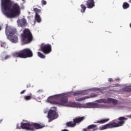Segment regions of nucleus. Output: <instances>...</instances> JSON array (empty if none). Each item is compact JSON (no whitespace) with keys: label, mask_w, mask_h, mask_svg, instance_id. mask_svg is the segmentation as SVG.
<instances>
[{"label":"nucleus","mask_w":131,"mask_h":131,"mask_svg":"<svg viewBox=\"0 0 131 131\" xmlns=\"http://www.w3.org/2000/svg\"><path fill=\"white\" fill-rule=\"evenodd\" d=\"M84 119H85V117L84 116L83 117H77L73 119V122L75 123V124L78 123V124H79V123H80V122H82V121H83V120H84Z\"/></svg>","instance_id":"obj_14"},{"label":"nucleus","mask_w":131,"mask_h":131,"mask_svg":"<svg viewBox=\"0 0 131 131\" xmlns=\"http://www.w3.org/2000/svg\"><path fill=\"white\" fill-rule=\"evenodd\" d=\"M5 32L7 38L10 41L14 42V43L18 42V36H17V35H15L16 33H17V30H16V29L13 28L8 26V25H6Z\"/></svg>","instance_id":"obj_3"},{"label":"nucleus","mask_w":131,"mask_h":131,"mask_svg":"<svg viewBox=\"0 0 131 131\" xmlns=\"http://www.w3.org/2000/svg\"><path fill=\"white\" fill-rule=\"evenodd\" d=\"M1 7L2 10H4V14L7 18L13 19L15 17H18L20 15V6L18 4L15 3L12 6L11 0H2Z\"/></svg>","instance_id":"obj_1"},{"label":"nucleus","mask_w":131,"mask_h":131,"mask_svg":"<svg viewBox=\"0 0 131 131\" xmlns=\"http://www.w3.org/2000/svg\"><path fill=\"white\" fill-rule=\"evenodd\" d=\"M88 98L86 97H76V101L77 102H81V101H83L84 100H85V99H88Z\"/></svg>","instance_id":"obj_22"},{"label":"nucleus","mask_w":131,"mask_h":131,"mask_svg":"<svg viewBox=\"0 0 131 131\" xmlns=\"http://www.w3.org/2000/svg\"><path fill=\"white\" fill-rule=\"evenodd\" d=\"M26 92V90H23L20 92V95H23V94H25Z\"/></svg>","instance_id":"obj_31"},{"label":"nucleus","mask_w":131,"mask_h":131,"mask_svg":"<svg viewBox=\"0 0 131 131\" xmlns=\"http://www.w3.org/2000/svg\"><path fill=\"white\" fill-rule=\"evenodd\" d=\"M53 109V110H52ZM58 115V113H57V110L56 107H52L51 110H49L48 114V118L49 120V122H51L53 121V120L55 119H57Z\"/></svg>","instance_id":"obj_8"},{"label":"nucleus","mask_w":131,"mask_h":131,"mask_svg":"<svg viewBox=\"0 0 131 131\" xmlns=\"http://www.w3.org/2000/svg\"><path fill=\"white\" fill-rule=\"evenodd\" d=\"M128 3H129L130 4H131V0H129Z\"/></svg>","instance_id":"obj_35"},{"label":"nucleus","mask_w":131,"mask_h":131,"mask_svg":"<svg viewBox=\"0 0 131 131\" xmlns=\"http://www.w3.org/2000/svg\"><path fill=\"white\" fill-rule=\"evenodd\" d=\"M33 11L35 13V15H38V14L41 12V10L40 9H38L37 8H34Z\"/></svg>","instance_id":"obj_24"},{"label":"nucleus","mask_w":131,"mask_h":131,"mask_svg":"<svg viewBox=\"0 0 131 131\" xmlns=\"http://www.w3.org/2000/svg\"><path fill=\"white\" fill-rule=\"evenodd\" d=\"M1 47L4 48V49H8V45L5 42L2 43Z\"/></svg>","instance_id":"obj_26"},{"label":"nucleus","mask_w":131,"mask_h":131,"mask_svg":"<svg viewBox=\"0 0 131 131\" xmlns=\"http://www.w3.org/2000/svg\"><path fill=\"white\" fill-rule=\"evenodd\" d=\"M21 128L22 129L27 130H33V128L31 127V125L28 123H21Z\"/></svg>","instance_id":"obj_12"},{"label":"nucleus","mask_w":131,"mask_h":131,"mask_svg":"<svg viewBox=\"0 0 131 131\" xmlns=\"http://www.w3.org/2000/svg\"><path fill=\"white\" fill-rule=\"evenodd\" d=\"M108 81H109L110 82H111V81H113V79L112 78H110L108 79Z\"/></svg>","instance_id":"obj_33"},{"label":"nucleus","mask_w":131,"mask_h":131,"mask_svg":"<svg viewBox=\"0 0 131 131\" xmlns=\"http://www.w3.org/2000/svg\"><path fill=\"white\" fill-rule=\"evenodd\" d=\"M37 55L39 57V58H41V59H45L46 58V56L42 54V53H41L40 52H37Z\"/></svg>","instance_id":"obj_25"},{"label":"nucleus","mask_w":131,"mask_h":131,"mask_svg":"<svg viewBox=\"0 0 131 131\" xmlns=\"http://www.w3.org/2000/svg\"><path fill=\"white\" fill-rule=\"evenodd\" d=\"M86 6H87L88 9H93L95 7V1L94 0L87 1Z\"/></svg>","instance_id":"obj_15"},{"label":"nucleus","mask_w":131,"mask_h":131,"mask_svg":"<svg viewBox=\"0 0 131 131\" xmlns=\"http://www.w3.org/2000/svg\"><path fill=\"white\" fill-rule=\"evenodd\" d=\"M125 91L130 93L131 92V88H126Z\"/></svg>","instance_id":"obj_29"},{"label":"nucleus","mask_w":131,"mask_h":131,"mask_svg":"<svg viewBox=\"0 0 131 131\" xmlns=\"http://www.w3.org/2000/svg\"><path fill=\"white\" fill-rule=\"evenodd\" d=\"M65 97H66V96H65L64 93L58 94L49 97L47 99V102L52 104V105H60L63 106V104H62V103H63L62 99Z\"/></svg>","instance_id":"obj_5"},{"label":"nucleus","mask_w":131,"mask_h":131,"mask_svg":"<svg viewBox=\"0 0 131 131\" xmlns=\"http://www.w3.org/2000/svg\"><path fill=\"white\" fill-rule=\"evenodd\" d=\"M84 95H85V94H84V91H76L73 93L64 94V96H66V97L68 98V97H72V96H83Z\"/></svg>","instance_id":"obj_11"},{"label":"nucleus","mask_w":131,"mask_h":131,"mask_svg":"<svg viewBox=\"0 0 131 131\" xmlns=\"http://www.w3.org/2000/svg\"><path fill=\"white\" fill-rule=\"evenodd\" d=\"M17 24L20 27H25L27 25L26 19L22 18L17 20Z\"/></svg>","instance_id":"obj_13"},{"label":"nucleus","mask_w":131,"mask_h":131,"mask_svg":"<svg viewBox=\"0 0 131 131\" xmlns=\"http://www.w3.org/2000/svg\"><path fill=\"white\" fill-rule=\"evenodd\" d=\"M27 88L28 89V88H31V84H28L27 85Z\"/></svg>","instance_id":"obj_32"},{"label":"nucleus","mask_w":131,"mask_h":131,"mask_svg":"<svg viewBox=\"0 0 131 131\" xmlns=\"http://www.w3.org/2000/svg\"><path fill=\"white\" fill-rule=\"evenodd\" d=\"M96 97H98V95L95 94H92L89 97H87V98H88V99H89V98H96Z\"/></svg>","instance_id":"obj_27"},{"label":"nucleus","mask_w":131,"mask_h":131,"mask_svg":"<svg viewBox=\"0 0 131 131\" xmlns=\"http://www.w3.org/2000/svg\"><path fill=\"white\" fill-rule=\"evenodd\" d=\"M109 121V119H102L100 121H97L96 123H105Z\"/></svg>","instance_id":"obj_20"},{"label":"nucleus","mask_w":131,"mask_h":131,"mask_svg":"<svg viewBox=\"0 0 131 131\" xmlns=\"http://www.w3.org/2000/svg\"><path fill=\"white\" fill-rule=\"evenodd\" d=\"M120 121L118 123L112 122L103 125L102 127H100V130H103V129H107V128H112L113 127H119V126H122L124 124V121L126 120V118L124 117H120L118 118Z\"/></svg>","instance_id":"obj_6"},{"label":"nucleus","mask_w":131,"mask_h":131,"mask_svg":"<svg viewBox=\"0 0 131 131\" xmlns=\"http://www.w3.org/2000/svg\"><path fill=\"white\" fill-rule=\"evenodd\" d=\"M12 56L15 58H21V59H26L27 58H31L33 57V53L31 50L26 48L18 52H15L12 54Z\"/></svg>","instance_id":"obj_4"},{"label":"nucleus","mask_w":131,"mask_h":131,"mask_svg":"<svg viewBox=\"0 0 131 131\" xmlns=\"http://www.w3.org/2000/svg\"><path fill=\"white\" fill-rule=\"evenodd\" d=\"M97 103H104L105 104H110L113 103L114 105H116L118 103V100L113 98H108L107 99H100L96 101Z\"/></svg>","instance_id":"obj_10"},{"label":"nucleus","mask_w":131,"mask_h":131,"mask_svg":"<svg viewBox=\"0 0 131 131\" xmlns=\"http://www.w3.org/2000/svg\"><path fill=\"white\" fill-rule=\"evenodd\" d=\"M35 20L38 22V23H40L41 22V18L40 17V15L39 14L35 15Z\"/></svg>","instance_id":"obj_18"},{"label":"nucleus","mask_w":131,"mask_h":131,"mask_svg":"<svg viewBox=\"0 0 131 131\" xmlns=\"http://www.w3.org/2000/svg\"><path fill=\"white\" fill-rule=\"evenodd\" d=\"M2 30V27L0 26V31Z\"/></svg>","instance_id":"obj_36"},{"label":"nucleus","mask_w":131,"mask_h":131,"mask_svg":"<svg viewBox=\"0 0 131 131\" xmlns=\"http://www.w3.org/2000/svg\"><path fill=\"white\" fill-rule=\"evenodd\" d=\"M22 1H25V0H22Z\"/></svg>","instance_id":"obj_38"},{"label":"nucleus","mask_w":131,"mask_h":131,"mask_svg":"<svg viewBox=\"0 0 131 131\" xmlns=\"http://www.w3.org/2000/svg\"><path fill=\"white\" fill-rule=\"evenodd\" d=\"M38 51L42 52L45 55H48L52 52V45L49 43L45 44L42 43L41 44L40 48Z\"/></svg>","instance_id":"obj_9"},{"label":"nucleus","mask_w":131,"mask_h":131,"mask_svg":"<svg viewBox=\"0 0 131 131\" xmlns=\"http://www.w3.org/2000/svg\"><path fill=\"white\" fill-rule=\"evenodd\" d=\"M31 99H32V94H30L29 95L24 96V100L26 101H29Z\"/></svg>","instance_id":"obj_19"},{"label":"nucleus","mask_w":131,"mask_h":131,"mask_svg":"<svg viewBox=\"0 0 131 131\" xmlns=\"http://www.w3.org/2000/svg\"><path fill=\"white\" fill-rule=\"evenodd\" d=\"M122 7L124 10H126V9H128V8H129V4L127 3V2H124L123 4Z\"/></svg>","instance_id":"obj_21"},{"label":"nucleus","mask_w":131,"mask_h":131,"mask_svg":"<svg viewBox=\"0 0 131 131\" xmlns=\"http://www.w3.org/2000/svg\"><path fill=\"white\" fill-rule=\"evenodd\" d=\"M33 125L36 129H39V128H42V127H45V125H40L37 123H35L33 124Z\"/></svg>","instance_id":"obj_16"},{"label":"nucleus","mask_w":131,"mask_h":131,"mask_svg":"<svg viewBox=\"0 0 131 131\" xmlns=\"http://www.w3.org/2000/svg\"><path fill=\"white\" fill-rule=\"evenodd\" d=\"M66 125L67 126H68V127H74V126H75L76 124H75L74 122L70 121L66 123Z\"/></svg>","instance_id":"obj_17"},{"label":"nucleus","mask_w":131,"mask_h":131,"mask_svg":"<svg viewBox=\"0 0 131 131\" xmlns=\"http://www.w3.org/2000/svg\"><path fill=\"white\" fill-rule=\"evenodd\" d=\"M81 7V13H85V10H86V7L84 6L83 4H81L80 5Z\"/></svg>","instance_id":"obj_23"},{"label":"nucleus","mask_w":131,"mask_h":131,"mask_svg":"<svg viewBox=\"0 0 131 131\" xmlns=\"http://www.w3.org/2000/svg\"><path fill=\"white\" fill-rule=\"evenodd\" d=\"M10 58H11V56L10 55H6L5 57V60H7L8 59H10Z\"/></svg>","instance_id":"obj_30"},{"label":"nucleus","mask_w":131,"mask_h":131,"mask_svg":"<svg viewBox=\"0 0 131 131\" xmlns=\"http://www.w3.org/2000/svg\"><path fill=\"white\" fill-rule=\"evenodd\" d=\"M21 40L25 45L30 43L33 40V36L30 30L28 29H26L23 31L20 35Z\"/></svg>","instance_id":"obj_7"},{"label":"nucleus","mask_w":131,"mask_h":131,"mask_svg":"<svg viewBox=\"0 0 131 131\" xmlns=\"http://www.w3.org/2000/svg\"><path fill=\"white\" fill-rule=\"evenodd\" d=\"M43 90H39L37 91V93H43Z\"/></svg>","instance_id":"obj_34"},{"label":"nucleus","mask_w":131,"mask_h":131,"mask_svg":"<svg viewBox=\"0 0 131 131\" xmlns=\"http://www.w3.org/2000/svg\"><path fill=\"white\" fill-rule=\"evenodd\" d=\"M61 105L67 107H75V108H99L100 105L97 103L90 102L85 104L78 102H72L68 101V97L66 96L61 99Z\"/></svg>","instance_id":"obj_2"},{"label":"nucleus","mask_w":131,"mask_h":131,"mask_svg":"<svg viewBox=\"0 0 131 131\" xmlns=\"http://www.w3.org/2000/svg\"><path fill=\"white\" fill-rule=\"evenodd\" d=\"M41 4H42V6H45V5H47V1L45 0H42Z\"/></svg>","instance_id":"obj_28"},{"label":"nucleus","mask_w":131,"mask_h":131,"mask_svg":"<svg viewBox=\"0 0 131 131\" xmlns=\"http://www.w3.org/2000/svg\"><path fill=\"white\" fill-rule=\"evenodd\" d=\"M112 86L114 87V86H115L113 85V86Z\"/></svg>","instance_id":"obj_37"}]
</instances>
